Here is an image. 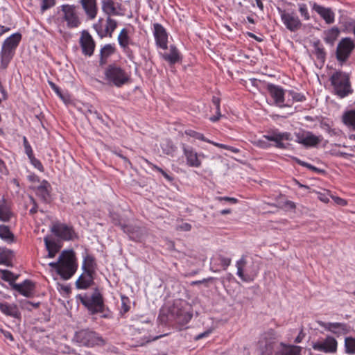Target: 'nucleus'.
<instances>
[{"instance_id":"49530a36","label":"nucleus","mask_w":355,"mask_h":355,"mask_svg":"<svg viewBox=\"0 0 355 355\" xmlns=\"http://www.w3.org/2000/svg\"><path fill=\"white\" fill-rule=\"evenodd\" d=\"M145 162L153 170L159 172L168 182H173L174 180V178L173 177V175H169L160 167L153 164L147 159H145Z\"/></svg>"},{"instance_id":"4be33fe9","label":"nucleus","mask_w":355,"mask_h":355,"mask_svg":"<svg viewBox=\"0 0 355 355\" xmlns=\"http://www.w3.org/2000/svg\"><path fill=\"white\" fill-rule=\"evenodd\" d=\"M309 4L312 10L317 12L326 24H331L335 22V13L331 8L324 7L314 1H310Z\"/></svg>"},{"instance_id":"774afa93","label":"nucleus","mask_w":355,"mask_h":355,"mask_svg":"<svg viewBox=\"0 0 355 355\" xmlns=\"http://www.w3.org/2000/svg\"><path fill=\"white\" fill-rule=\"evenodd\" d=\"M211 330H208V331H205L203 333H201V334H198V336H196V340H198L200 339L206 338V337H207L211 334Z\"/></svg>"},{"instance_id":"a878e982","label":"nucleus","mask_w":355,"mask_h":355,"mask_svg":"<svg viewBox=\"0 0 355 355\" xmlns=\"http://www.w3.org/2000/svg\"><path fill=\"white\" fill-rule=\"evenodd\" d=\"M163 53H160L161 57L170 64H174L182 60L181 54L178 49L173 44L168 46L166 50Z\"/></svg>"},{"instance_id":"6e6d98bb","label":"nucleus","mask_w":355,"mask_h":355,"mask_svg":"<svg viewBox=\"0 0 355 355\" xmlns=\"http://www.w3.org/2000/svg\"><path fill=\"white\" fill-rule=\"evenodd\" d=\"M29 199H30V202L32 205V207L29 210V214L31 215H34L35 214H36L38 211L37 203L36 202V201L33 197L30 196Z\"/></svg>"},{"instance_id":"37998d69","label":"nucleus","mask_w":355,"mask_h":355,"mask_svg":"<svg viewBox=\"0 0 355 355\" xmlns=\"http://www.w3.org/2000/svg\"><path fill=\"white\" fill-rule=\"evenodd\" d=\"M314 53L316 56V58L323 64L325 62L327 55L324 48L320 43V42H317L314 43Z\"/></svg>"},{"instance_id":"a211bd4d","label":"nucleus","mask_w":355,"mask_h":355,"mask_svg":"<svg viewBox=\"0 0 355 355\" xmlns=\"http://www.w3.org/2000/svg\"><path fill=\"white\" fill-rule=\"evenodd\" d=\"M355 48V44L349 37L343 38L338 43L336 49V59L344 62L349 58Z\"/></svg>"},{"instance_id":"c756f323","label":"nucleus","mask_w":355,"mask_h":355,"mask_svg":"<svg viewBox=\"0 0 355 355\" xmlns=\"http://www.w3.org/2000/svg\"><path fill=\"white\" fill-rule=\"evenodd\" d=\"M80 3L89 19L96 18L98 14L97 0H80Z\"/></svg>"},{"instance_id":"5701e85b","label":"nucleus","mask_w":355,"mask_h":355,"mask_svg":"<svg viewBox=\"0 0 355 355\" xmlns=\"http://www.w3.org/2000/svg\"><path fill=\"white\" fill-rule=\"evenodd\" d=\"M338 342L332 336H327L323 341L314 343L312 345L315 350L330 353L336 352Z\"/></svg>"},{"instance_id":"5fc2aeb1","label":"nucleus","mask_w":355,"mask_h":355,"mask_svg":"<svg viewBox=\"0 0 355 355\" xmlns=\"http://www.w3.org/2000/svg\"><path fill=\"white\" fill-rule=\"evenodd\" d=\"M29 160L31 163V164L37 170H39L40 172H44V168L42 165V162L37 158L35 157V156H33L32 157L29 158Z\"/></svg>"},{"instance_id":"603ef678","label":"nucleus","mask_w":355,"mask_h":355,"mask_svg":"<svg viewBox=\"0 0 355 355\" xmlns=\"http://www.w3.org/2000/svg\"><path fill=\"white\" fill-rule=\"evenodd\" d=\"M23 145L24 147L25 153L27 155L28 159L34 156L32 147L25 136L23 137Z\"/></svg>"},{"instance_id":"4c0bfd02","label":"nucleus","mask_w":355,"mask_h":355,"mask_svg":"<svg viewBox=\"0 0 355 355\" xmlns=\"http://www.w3.org/2000/svg\"><path fill=\"white\" fill-rule=\"evenodd\" d=\"M96 263L94 257L87 254L83 261V269L85 272L95 274Z\"/></svg>"},{"instance_id":"e2e57ef3","label":"nucleus","mask_w":355,"mask_h":355,"mask_svg":"<svg viewBox=\"0 0 355 355\" xmlns=\"http://www.w3.org/2000/svg\"><path fill=\"white\" fill-rule=\"evenodd\" d=\"M40 305V302L35 303V302H32L30 301H25L23 304L24 307H25L26 309H29V310H31V309L28 306H31L34 309H37V308H39Z\"/></svg>"},{"instance_id":"338daca9","label":"nucleus","mask_w":355,"mask_h":355,"mask_svg":"<svg viewBox=\"0 0 355 355\" xmlns=\"http://www.w3.org/2000/svg\"><path fill=\"white\" fill-rule=\"evenodd\" d=\"M1 332L6 338L8 339L10 341H14V337L10 331L4 329H1Z\"/></svg>"},{"instance_id":"052dcab7","label":"nucleus","mask_w":355,"mask_h":355,"mask_svg":"<svg viewBox=\"0 0 355 355\" xmlns=\"http://www.w3.org/2000/svg\"><path fill=\"white\" fill-rule=\"evenodd\" d=\"M178 230L189 232L191 230V225L188 223H183L177 227Z\"/></svg>"},{"instance_id":"ea45409f","label":"nucleus","mask_w":355,"mask_h":355,"mask_svg":"<svg viewBox=\"0 0 355 355\" xmlns=\"http://www.w3.org/2000/svg\"><path fill=\"white\" fill-rule=\"evenodd\" d=\"M0 238L7 243H12L15 241L14 234L8 226L0 225Z\"/></svg>"},{"instance_id":"b1692460","label":"nucleus","mask_w":355,"mask_h":355,"mask_svg":"<svg viewBox=\"0 0 355 355\" xmlns=\"http://www.w3.org/2000/svg\"><path fill=\"white\" fill-rule=\"evenodd\" d=\"M116 225H119L123 230V232L127 234L130 240L135 242H141L144 239V233L142 229L140 227L132 225H125L121 223H115Z\"/></svg>"},{"instance_id":"6ab92c4d","label":"nucleus","mask_w":355,"mask_h":355,"mask_svg":"<svg viewBox=\"0 0 355 355\" xmlns=\"http://www.w3.org/2000/svg\"><path fill=\"white\" fill-rule=\"evenodd\" d=\"M153 34L157 47L162 50H166L168 43V34L166 29L161 24L154 23Z\"/></svg>"},{"instance_id":"aec40b11","label":"nucleus","mask_w":355,"mask_h":355,"mask_svg":"<svg viewBox=\"0 0 355 355\" xmlns=\"http://www.w3.org/2000/svg\"><path fill=\"white\" fill-rule=\"evenodd\" d=\"M295 141L306 148L315 147L322 140V136H316L310 131H302L295 133Z\"/></svg>"},{"instance_id":"79ce46f5","label":"nucleus","mask_w":355,"mask_h":355,"mask_svg":"<svg viewBox=\"0 0 355 355\" xmlns=\"http://www.w3.org/2000/svg\"><path fill=\"white\" fill-rule=\"evenodd\" d=\"M118 42L121 48L133 44L128 35V31L126 28H122L121 30L118 35Z\"/></svg>"},{"instance_id":"f257e3e1","label":"nucleus","mask_w":355,"mask_h":355,"mask_svg":"<svg viewBox=\"0 0 355 355\" xmlns=\"http://www.w3.org/2000/svg\"><path fill=\"white\" fill-rule=\"evenodd\" d=\"M193 317L191 306L184 300H175L169 307L167 313H162L159 318L162 322L173 325L175 329L182 330L186 328Z\"/></svg>"},{"instance_id":"423d86ee","label":"nucleus","mask_w":355,"mask_h":355,"mask_svg":"<svg viewBox=\"0 0 355 355\" xmlns=\"http://www.w3.org/2000/svg\"><path fill=\"white\" fill-rule=\"evenodd\" d=\"M329 80L334 88V94L340 98L347 97L354 92L350 83L349 74L347 73L337 71L331 76Z\"/></svg>"},{"instance_id":"864d4df0","label":"nucleus","mask_w":355,"mask_h":355,"mask_svg":"<svg viewBox=\"0 0 355 355\" xmlns=\"http://www.w3.org/2000/svg\"><path fill=\"white\" fill-rule=\"evenodd\" d=\"M129 303L130 300L128 297L121 296V312L125 313L129 311L130 309Z\"/></svg>"},{"instance_id":"c85d7f7f","label":"nucleus","mask_w":355,"mask_h":355,"mask_svg":"<svg viewBox=\"0 0 355 355\" xmlns=\"http://www.w3.org/2000/svg\"><path fill=\"white\" fill-rule=\"evenodd\" d=\"M13 216L11 202L4 196L0 200V220L9 222Z\"/></svg>"},{"instance_id":"dca6fc26","label":"nucleus","mask_w":355,"mask_h":355,"mask_svg":"<svg viewBox=\"0 0 355 355\" xmlns=\"http://www.w3.org/2000/svg\"><path fill=\"white\" fill-rule=\"evenodd\" d=\"M101 10L105 15L123 16L125 9L122 0H101Z\"/></svg>"},{"instance_id":"4468645a","label":"nucleus","mask_w":355,"mask_h":355,"mask_svg":"<svg viewBox=\"0 0 355 355\" xmlns=\"http://www.w3.org/2000/svg\"><path fill=\"white\" fill-rule=\"evenodd\" d=\"M76 339L80 345L87 347H94L104 344V340L95 331L83 329L76 334Z\"/></svg>"},{"instance_id":"de8ad7c7","label":"nucleus","mask_w":355,"mask_h":355,"mask_svg":"<svg viewBox=\"0 0 355 355\" xmlns=\"http://www.w3.org/2000/svg\"><path fill=\"white\" fill-rule=\"evenodd\" d=\"M214 261H217L219 262V265L223 268V270H225L230 266L232 263V259L230 257H225L222 254H218L214 259Z\"/></svg>"},{"instance_id":"a18cd8bd","label":"nucleus","mask_w":355,"mask_h":355,"mask_svg":"<svg viewBox=\"0 0 355 355\" xmlns=\"http://www.w3.org/2000/svg\"><path fill=\"white\" fill-rule=\"evenodd\" d=\"M345 352L349 355L355 354V338L349 336L345 338Z\"/></svg>"},{"instance_id":"a19ab883","label":"nucleus","mask_w":355,"mask_h":355,"mask_svg":"<svg viewBox=\"0 0 355 355\" xmlns=\"http://www.w3.org/2000/svg\"><path fill=\"white\" fill-rule=\"evenodd\" d=\"M342 121L345 125L355 130V110L345 112L343 115Z\"/></svg>"},{"instance_id":"9d476101","label":"nucleus","mask_w":355,"mask_h":355,"mask_svg":"<svg viewBox=\"0 0 355 355\" xmlns=\"http://www.w3.org/2000/svg\"><path fill=\"white\" fill-rule=\"evenodd\" d=\"M277 11L283 24L288 31L296 32L302 28V22L294 10L278 7Z\"/></svg>"},{"instance_id":"7c9ffc66","label":"nucleus","mask_w":355,"mask_h":355,"mask_svg":"<svg viewBox=\"0 0 355 355\" xmlns=\"http://www.w3.org/2000/svg\"><path fill=\"white\" fill-rule=\"evenodd\" d=\"M184 133L187 136H189L191 137L195 138V139H196L198 140H200V141H202L214 145V146L218 147L220 148L226 149V150L229 149V147L227 145H225V144H223L216 143V142H214L213 141H211L209 139L206 138L204 136L203 134H202L200 132H196V131H195L193 130H191V129L186 130L184 131Z\"/></svg>"},{"instance_id":"f8f14e48","label":"nucleus","mask_w":355,"mask_h":355,"mask_svg":"<svg viewBox=\"0 0 355 355\" xmlns=\"http://www.w3.org/2000/svg\"><path fill=\"white\" fill-rule=\"evenodd\" d=\"M277 334L274 329L265 331L259 341L261 355H272L276 345Z\"/></svg>"},{"instance_id":"8fccbe9b","label":"nucleus","mask_w":355,"mask_h":355,"mask_svg":"<svg viewBox=\"0 0 355 355\" xmlns=\"http://www.w3.org/2000/svg\"><path fill=\"white\" fill-rule=\"evenodd\" d=\"M0 273L1 279L6 282H15L17 278L12 272L7 270H0Z\"/></svg>"},{"instance_id":"09e8293b","label":"nucleus","mask_w":355,"mask_h":355,"mask_svg":"<svg viewBox=\"0 0 355 355\" xmlns=\"http://www.w3.org/2000/svg\"><path fill=\"white\" fill-rule=\"evenodd\" d=\"M298 11L304 21H309L311 19V15L308 9V6L304 3H297Z\"/></svg>"},{"instance_id":"4d7b16f0","label":"nucleus","mask_w":355,"mask_h":355,"mask_svg":"<svg viewBox=\"0 0 355 355\" xmlns=\"http://www.w3.org/2000/svg\"><path fill=\"white\" fill-rule=\"evenodd\" d=\"M123 52L126 55L128 59L131 61H133L135 59V54L132 50L129 47V46H125V47H121Z\"/></svg>"},{"instance_id":"ddd939ff","label":"nucleus","mask_w":355,"mask_h":355,"mask_svg":"<svg viewBox=\"0 0 355 355\" xmlns=\"http://www.w3.org/2000/svg\"><path fill=\"white\" fill-rule=\"evenodd\" d=\"M106 19L101 18L98 22L94 25V28L96 31L98 36L101 38L112 37V33L117 28L118 23L116 19L106 15Z\"/></svg>"},{"instance_id":"69168bd1","label":"nucleus","mask_w":355,"mask_h":355,"mask_svg":"<svg viewBox=\"0 0 355 355\" xmlns=\"http://www.w3.org/2000/svg\"><path fill=\"white\" fill-rule=\"evenodd\" d=\"M332 198L336 204L340 206H346L347 205V200L343 198L340 197H332Z\"/></svg>"},{"instance_id":"393cba45","label":"nucleus","mask_w":355,"mask_h":355,"mask_svg":"<svg viewBox=\"0 0 355 355\" xmlns=\"http://www.w3.org/2000/svg\"><path fill=\"white\" fill-rule=\"evenodd\" d=\"M51 185L46 180H43L35 189L36 196L44 203H49L51 202Z\"/></svg>"},{"instance_id":"f03ea898","label":"nucleus","mask_w":355,"mask_h":355,"mask_svg":"<svg viewBox=\"0 0 355 355\" xmlns=\"http://www.w3.org/2000/svg\"><path fill=\"white\" fill-rule=\"evenodd\" d=\"M49 266L64 280L71 279L78 268L76 255L73 250L62 251L58 261L49 263Z\"/></svg>"},{"instance_id":"1a4fd4ad","label":"nucleus","mask_w":355,"mask_h":355,"mask_svg":"<svg viewBox=\"0 0 355 355\" xmlns=\"http://www.w3.org/2000/svg\"><path fill=\"white\" fill-rule=\"evenodd\" d=\"M80 300L92 315L103 313L105 310L103 295L98 290L95 291L91 296L87 295L80 296Z\"/></svg>"},{"instance_id":"2f4dec72","label":"nucleus","mask_w":355,"mask_h":355,"mask_svg":"<svg viewBox=\"0 0 355 355\" xmlns=\"http://www.w3.org/2000/svg\"><path fill=\"white\" fill-rule=\"evenodd\" d=\"M282 349L278 350L275 355H300L302 347L297 345H287L284 343H280Z\"/></svg>"},{"instance_id":"9b49d317","label":"nucleus","mask_w":355,"mask_h":355,"mask_svg":"<svg viewBox=\"0 0 355 355\" xmlns=\"http://www.w3.org/2000/svg\"><path fill=\"white\" fill-rule=\"evenodd\" d=\"M266 89L275 105L279 108L291 107V101H287V99L285 98V95L287 92L282 87L269 83L267 85Z\"/></svg>"},{"instance_id":"72a5a7b5","label":"nucleus","mask_w":355,"mask_h":355,"mask_svg":"<svg viewBox=\"0 0 355 355\" xmlns=\"http://www.w3.org/2000/svg\"><path fill=\"white\" fill-rule=\"evenodd\" d=\"M116 48L114 44H105L103 47L101 48L100 51V59H99V64L100 66H103L107 62V59L112 54L115 53Z\"/></svg>"},{"instance_id":"680f3d73","label":"nucleus","mask_w":355,"mask_h":355,"mask_svg":"<svg viewBox=\"0 0 355 355\" xmlns=\"http://www.w3.org/2000/svg\"><path fill=\"white\" fill-rule=\"evenodd\" d=\"M50 84V86L51 87V89L56 93V94L60 97L61 98H63V96H62V91L61 89H60L59 87H58L55 83H51L50 82L49 83Z\"/></svg>"},{"instance_id":"473e14b6","label":"nucleus","mask_w":355,"mask_h":355,"mask_svg":"<svg viewBox=\"0 0 355 355\" xmlns=\"http://www.w3.org/2000/svg\"><path fill=\"white\" fill-rule=\"evenodd\" d=\"M0 311L3 314L15 318H19L21 316L19 309L15 304H10L7 302H1Z\"/></svg>"},{"instance_id":"412c9836","label":"nucleus","mask_w":355,"mask_h":355,"mask_svg":"<svg viewBox=\"0 0 355 355\" xmlns=\"http://www.w3.org/2000/svg\"><path fill=\"white\" fill-rule=\"evenodd\" d=\"M319 324L326 331L332 333L337 337L345 336L350 332V326L344 322H320Z\"/></svg>"},{"instance_id":"2eb2a0df","label":"nucleus","mask_w":355,"mask_h":355,"mask_svg":"<svg viewBox=\"0 0 355 355\" xmlns=\"http://www.w3.org/2000/svg\"><path fill=\"white\" fill-rule=\"evenodd\" d=\"M51 232L63 241H73L78 239L73 227L65 223H55L51 228Z\"/></svg>"},{"instance_id":"c03bdc74","label":"nucleus","mask_w":355,"mask_h":355,"mask_svg":"<svg viewBox=\"0 0 355 355\" xmlns=\"http://www.w3.org/2000/svg\"><path fill=\"white\" fill-rule=\"evenodd\" d=\"M286 92L288 96L291 97V98H287V101H291V106L294 102H303L306 101V96L302 93L295 92L293 89L287 90Z\"/></svg>"},{"instance_id":"13d9d810","label":"nucleus","mask_w":355,"mask_h":355,"mask_svg":"<svg viewBox=\"0 0 355 355\" xmlns=\"http://www.w3.org/2000/svg\"><path fill=\"white\" fill-rule=\"evenodd\" d=\"M217 200L221 202V201H226L232 204H236L238 202V200L235 198L232 197H227V196H218L216 198Z\"/></svg>"},{"instance_id":"58836bf2","label":"nucleus","mask_w":355,"mask_h":355,"mask_svg":"<svg viewBox=\"0 0 355 355\" xmlns=\"http://www.w3.org/2000/svg\"><path fill=\"white\" fill-rule=\"evenodd\" d=\"M13 257L14 253L12 250L6 248H0V265L12 266Z\"/></svg>"},{"instance_id":"c9c22d12","label":"nucleus","mask_w":355,"mask_h":355,"mask_svg":"<svg viewBox=\"0 0 355 355\" xmlns=\"http://www.w3.org/2000/svg\"><path fill=\"white\" fill-rule=\"evenodd\" d=\"M340 33V31L338 27H331L324 31L323 40L326 44L333 46L339 37Z\"/></svg>"},{"instance_id":"f704fd0d","label":"nucleus","mask_w":355,"mask_h":355,"mask_svg":"<svg viewBox=\"0 0 355 355\" xmlns=\"http://www.w3.org/2000/svg\"><path fill=\"white\" fill-rule=\"evenodd\" d=\"M94 274L84 272L77 279L76 284L79 289H87L94 283Z\"/></svg>"},{"instance_id":"e433bc0d","label":"nucleus","mask_w":355,"mask_h":355,"mask_svg":"<svg viewBox=\"0 0 355 355\" xmlns=\"http://www.w3.org/2000/svg\"><path fill=\"white\" fill-rule=\"evenodd\" d=\"M46 249L48 252L46 258H54L57 253L60 251L61 246L57 243L54 240L50 239L48 237L44 239Z\"/></svg>"},{"instance_id":"cd10ccee","label":"nucleus","mask_w":355,"mask_h":355,"mask_svg":"<svg viewBox=\"0 0 355 355\" xmlns=\"http://www.w3.org/2000/svg\"><path fill=\"white\" fill-rule=\"evenodd\" d=\"M80 44L84 55L91 56L94 53L95 42L88 33H83L80 39Z\"/></svg>"},{"instance_id":"3c124183","label":"nucleus","mask_w":355,"mask_h":355,"mask_svg":"<svg viewBox=\"0 0 355 355\" xmlns=\"http://www.w3.org/2000/svg\"><path fill=\"white\" fill-rule=\"evenodd\" d=\"M56 4V0H41L40 3V10L41 12H44L45 11L51 9L54 7Z\"/></svg>"},{"instance_id":"7ed1b4c3","label":"nucleus","mask_w":355,"mask_h":355,"mask_svg":"<svg viewBox=\"0 0 355 355\" xmlns=\"http://www.w3.org/2000/svg\"><path fill=\"white\" fill-rule=\"evenodd\" d=\"M292 135L288 132H279L278 130L272 131L268 135H263L261 138L254 137L250 142L257 148L268 149L272 146L277 148L285 149L286 145L284 141H291Z\"/></svg>"},{"instance_id":"0eeeda50","label":"nucleus","mask_w":355,"mask_h":355,"mask_svg":"<svg viewBox=\"0 0 355 355\" xmlns=\"http://www.w3.org/2000/svg\"><path fill=\"white\" fill-rule=\"evenodd\" d=\"M237 268L236 275L245 282H253L259 273V268L254 266L253 261L250 264L248 261L247 255H242L240 259L236 262Z\"/></svg>"},{"instance_id":"0e129e2a","label":"nucleus","mask_w":355,"mask_h":355,"mask_svg":"<svg viewBox=\"0 0 355 355\" xmlns=\"http://www.w3.org/2000/svg\"><path fill=\"white\" fill-rule=\"evenodd\" d=\"M305 336H306V334L304 332L303 329H302L300 330V331L299 332L297 336L295 338L294 342L295 343H300L303 340V339L304 338Z\"/></svg>"},{"instance_id":"bf43d9fd","label":"nucleus","mask_w":355,"mask_h":355,"mask_svg":"<svg viewBox=\"0 0 355 355\" xmlns=\"http://www.w3.org/2000/svg\"><path fill=\"white\" fill-rule=\"evenodd\" d=\"M216 115L212 116L209 118V120L212 122H216L218 121L220 118L222 116L221 112H220V107H216Z\"/></svg>"},{"instance_id":"bb28decb","label":"nucleus","mask_w":355,"mask_h":355,"mask_svg":"<svg viewBox=\"0 0 355 355\" xmlns=\"http://www.w3.org/2000/svg\"><path fill=\"white\" fill-rule=\"evenodd\" d=\"M12 286L14 290L26 297H31L33 295L35 288V284L28 279L24 280L21 284H14Z\"/></svg>"},{"instance_id":"6e6552de","label":"nucleus","mask_w":355,"mask_h":355,"mask_svg":"<svg viewBox=\"0 0 355 355\" xmlns=\"http://www.w3.org/2000/svg\"><path fill=\"white\" fill-rule=\"evenodd\" d=\"M106 80L117 87H121L129 82L130 77L121 67L112 64L105 70Z\"/></svg>"},{"instance_id":"20e7f679","label":"nucleus","mask_w":355,"mask_h":355,"mask_svg":"<svg viewBox=\"0 0 355 355\" xmlns=\"http://www.w3.org/2000/svg\"><path fill=\"white\" fill-rule=\"evenodd\" d=\"M55 22L60 28L65 26L69 29L78 28L81 24V20L77 6L73 4H62L58 6Z\"/></svg>"},{"instance_id":"39448f33","label":"nucleus","mask_w":355,"mask_h":355,"mask_svg":"<svg viewBox=\"0 0 355 355\" xmlns=\"http://www.w3.org/2000/svg\"><path fill=\"white\" fill-rule=\"evenodd\" d=\"M21 40V34L15 33L3 41L0 51V64L2 69H5L8 67Z\"/></svg>"},{"instance_id":"f3484780","label":"nucleus","mask_w":355,"mask_h":355,"mask_svg":"<svg viewBox=\"0 0 355 355\" xmlns=\"http://www.w3.org/2000/svg\"><path fill=\"white\" fill-rule=\"evenodd\" d=\"M183 155L186 159L187 165L189 167L200 168L202 166V159L206 157L202 153H198L193 147L184 144L182 145Z\"/></svg>"}]
</instances>
